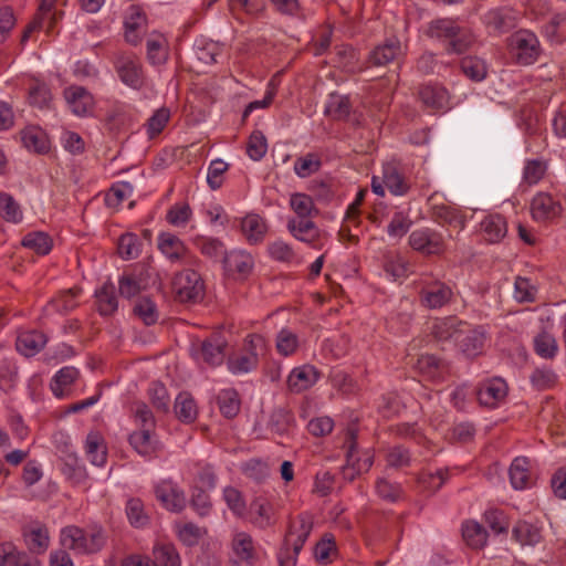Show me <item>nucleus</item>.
<instances>
[{
    "label": "nucleus",
    "mask_w": 566,
    "mask_h": 566,
    "mask_svg": "<svg viewBox=\"0 0 566 566\" xmlns=\"http://www.w3.org/2000/svg\"><path fill=\"white\" fill-rule=\"evenodd\" d=\"M217 402L220 412L229 419L238 415L241 406L239 394L232 388L222 389L217 396Z\"/></svg>",
    "instance_id": "46"
},
{
    "label": "nucleus",
    "mask_w": 566,
    "mask_h": 566,
    "mask_svg": "<svg viewBox=\"0 0 566 566\" xmlns=\"http://www.w3.org/2000/svg\"><path fill=\"white\" fill-rule=\"evenodd\" d=\"M534 349L538 356L548 359L556 355L558 346L551 334L542 333L534 338Z\"/></svg>",
    "instance_id": "60"
},
{
    "label": "nucleus",
    "mask_w": 566,
    "mask_h": 566,
    "mask_svg": "<svg viewBox=\"0 0 566 566\" xmlns=\"http://www.w3.org/2000/svg\"><path fill=\"white\" fill-rule=\"evenodd\" d=\"M300 346L298 337L287 328L281 329L276 335V349L283 356H291L296 353Z\"/></svg>",
    "instance_id": "56"
},
{
    "label": "nucleus",
    "mask_w": 566,
    "mask_h": 566,
    "mask_svg": "<svg viewBox=\"0 0 566 566\" xmlns=\"http://www.w3.org/2000/svg\"><path fill=\"white\" fill-rule=\"evenodd\" d=\"M343 448L346 463L342 468V475L344 480L352 482L356 476L369 471L374 463V453L370 449H358L357 430L354 427L347 429Z\"/></svg>",
    "instance_id": "2"
},
{
    "label": "nucleus",
    "mask_w": 566,
    "mask_h": 566,
    "mask_svg": "<svg viewBox=\"0 0 566 566\" xmlns=\"http://www.w3.org/2000/svg\"><path fill=\"white\" fill-rule=\"evenodd\" d=\"M418 94L423 105L432 111H447L450 108L449 93L446 87L439 84L423 85Z\"/></svg>",
    "instance_id": "23"
},
{
    "label": "nucleus",
    "mask_w": 566,
    "mask_h": 566,
    "mask_svg": "<svg viewBox=\"0 0 566 566\" xmlns=\"http://www.w3.org/2000/svg\"><path fill=\"white\" fill-rule=\"evenodd\" d=\"M530 462L527 458L517 457L513 460L510 470V481L515 490H524L530 484Z\"/></svg>",
    "instance_id": "42"
},
{
    "label": "nucleus",
    "mask_w": 566,
    "mask_h": 566,
    "mask_svg": "<svg viewBox=\"0 0 566 566\" xmlns=\"http://www.w3.org/2000/svg\"><path fill=\"white\" fill-rule=\"evenodd\" d=\"M563 207L558 199L548 192H537L531 201V214L537 222H548L562 214Z\"/></svg>",
    "instance_id": "10"
},
{
    "label": "nucleus",
    "mask_w": 566,
    "mask_h": 566,
    "mask_svg": "<svg viewBox=\"0 0 566 566\" xmlns=\"http://www.w3.org/2000/svg\"><path fill=\"white\" fill-rule=\"evenodd\" d=\"M250 522L260 530H266L276 523L274 505L263 497L250 504Z\"/></svg>",
    "instance_id": "22"
},
{
    "label": "nucleus",
    "mask_w": 566,
    "mask_h": 566,
    "mask_svg": "<svg viewBox=\"0 0 566 566\" xmlns=\"http://www.w3.org/2000/svg\"><path fill=\"white\" fill-rule=\"evenodd\" d=\"M134 313L146 324L154 325L159 318V312L149 297L139 298L134 306Z\"/></svg>",
    "instance_id": "55"
},
{
    "label": "nucleus",
    "mask_w": 566,
    "mask_h": 566,
    "mask_svg": "<svg viewBox=\"0 0 566 566\" xmlns=\"http://www.w3.org/2000/svg\"><path fill=\"white\" fill-rule=\"evenodd\" d=\"M286 227L296 240L307 244L314 243L319 237V230L311 218H292Z\"/></svg>",
    "instance_id": "25"
},
{
    "label": "nucleus",
    "mask_w": 566,
    "mask_h": 566,
    "mask_svg": "<svg viewBox=\"0 0 566 566\" xmlns=\"http://www.w3.org/2000/svg\"><path fill=\"white\" fill-rule=\"evenodd\" d=\"M148 394L156 410L167 412L169 410V396L167 388L158 381L150 384Z\"/></svg>",
    "instance_id": "64"
},
{
    "label": "nucleus",
    "mask_w": 566,
    "mask_h": 566,
    "mask_svg": "<svg viewBox=\"0 0 566 566\" xmlns=\"http://www.w3.org/2000/svg\"><path fill=\"white\" fill-rule=\"evenodd\" d=\"M22 245L36 254L45 255L52 249V239L41 231L30 232L22 239Z\"/></svg>",
    "instance_id": "49"
},
{
    "label": "nucleus",
    "mask_w": 566,
    "mask_h": 566,
    "mask_svg": "<svg viewBox=\"0 0 566 566\" xmlns=\"http://www.w3.org/2000/svg\"><path fill=\"white\" fill-rule=\"evenodd\" d=\"M432 219L439 224H449L454 228H464V217L460 211L451 206L444 203L431 205Z\"/></svg>",
    "instance_id": "35"
},
{
    "label": "nucleus",
    "mask_w": 566,
    "mask_h": 566,
    "mask_svg": "<svg viewBox=\"0 0 566 566\" xmlns=\"http://www.w3.org/2000/svg\"><path fill=\"white\" fill-rule=\"evenodd\" d=\"M290 207L295 212L296 218H312L317 213L313 199L308 195L301 192L291 196Z\"/></svg>",
    "instance_id": "51"
},
{
    "label": "nucleus",
    "mask_w": 566,
    "mask_h": 566,
    "mask_svg": "<svg viewBox=\"0 0 566 566\" xmlns=\"http://www.w3.org/2000/svg\"><path fill=\"white\" fill-rule=\"evenodd\" d=\"M223 268L233 280H245L254 268L252 255L243 250H232L223 259Z\"/></svg>",
    "instance_id": "12"
},
{
    "label": "nucleus",
    "mask_w": 566,
    "mask_h": 566,
    "mask_svg": "<svg viewBox=\"0 0 566 566\" xmlns=\"http://www.w3.org/2000/svg\"><path fill=\"white\" fill-rule=\"evenodd\" d=\"M78 289H70L61 292L51 302L54 310L59 313L66 314L77 306Z\"/></svg>",
    "instance_id": "58"
},
{
    "label": "nucleus",
    "mask_w": 566,
    "mask_h": 566,
    "mask_svg": "<svg viewBox=\"0 0 566 566\" xmlns=\"http://www.w3.org/2000/svg\"><path fill=\"white\" fill-rule=\"evenodd\" d=\"M231 547L235 563L251 565L256 558L253 539L245 532H239L233 535Z\"/></svg>",
    "instance_id": "24"
},
{
    "label": "nucleus",
    "mask_w": 566,
    "mask_h": 566,
    "mask_svg": "<svg viewBox=\"0 0 566 566\" xmlns=\"http://www.w3.org/2000/svg\"><path fill=\"white\" fill-rule=\"evenodd\" d=\"M384 271L388 279L397 281L408 276L410 264L401 254L390 253L385 258Z\"/></svg>",
    "instance_id": "40"
},
{
    "label": "nucleus",
    "mask_w": 566,
    "mask_h": 566,
    "mask_svg": "<svg viewBox=\"0 0 566 566\" xmlns=\"http://www.w3.org/2000/svg\"><path fill=\"white\" fill-rule=\"evenodd\" d=\"M460 67L463 74L472 81L481 82L486 76L485 63L476 56L463 57Z\"/></svg>",
    "instance_id": "54"
},
{
    "label": "nucleus",
    "mask_w": 566,
    "mask_h": 566,
    "mask_svg": "<svg viewBox=\"0 0 566 566\" xmlns=\"http://www.w3.org/2000/svg\"><path fill=\"white\" fill-rule=\"evenodd\" d=\"M452 295V289L442 281L424 277L419 282V300L426 308H441L451 301Z\"/></svg>",
    "instance_id": "6"
},
{
    "label": "nucleus",
    "mask_w": 566,
    "mask_h": 566,
    "mask_svg": "<svg viewBox=\"0 0 566 566\" xmlns=\"http://www.w3.org/2000/svg\"><path fill=\"white\" fill-rule=\"evenodd\" d=\"M382 182L394 196H405L410 189L406 177L394 164L382 166Z\"/></svg>",
    "instance_id": "29"
},
{
    "label": "nucleus",
    "mask_w": 566,
    "mask_h": 566,
    "mask_svg": "<svg viewBox=\"0 0 566 566\" xmlns=\"http://www.w3.org/2000/svg\"><path fill=\"white\" fill-rule=\"evenodd\" d=\"M427 34L441 41L449 54H462L470 49L473 43L472 32L460 25L455 20L442 18L431 21L428 25Z\"/></svg>",
    "instance_id": "1"
},
{
    "label": "nucleus",
    "mask_w": 566,
    "mask_h": 566,
    "mask_svg": "<svg viewBox=\"0 0 566 566\" xmlns=\"http://www.w3.org/2000/svg\"><path fill=\"white\" fill-rule=\"evenodd\" d=\"M23 146L32 151L43 154L50 148L46 134L39 127H28L21 132Z\"/></svg>",
    "instance_id": "39"
},
{
    "label": "nucleus",
    "mask_w": 566,
    "mask_h": 566,
    "mask_svg": "<svg viewBox=\"0 0 566 566\" xmlns=\"http://www.w3.org/2000/svg\"><path fill=\"white\" fill-rule=\"evenodd\" d=\"M118 254L124 260H132L140 253V241L134 233H125L118 240Z\"/></svg>",
    "instance_id": "57"
},
{
    "label": "nucleus",
    "mask_w": 566,
    "mask_h": 566,
    "mask_svg": "<svg viewBox=\"0 0 566 566\" xmlns=\"http://www.w3.org/2000/svg\"><path fill=\"white\" fill-rule=\"evenodd\" d=\"M97 310L101 315L107 316L116 312L118 303L115 294V286L112 283H105L101 290L96 291Z\"/></svg>",
    "instance_id": "45"
},
{
    "label": "nucleus",
    "mask_w": 566,
    "mask_h": 566,
    "mask_svg": "<svg viewBox=\"0 0 566 566\" xmlns=\"http://www.w3.org/2000/svg\"><path fill=\"white\" fill-rule=\"evenodd\" d=\"M156 499L171 512H180L186 506L184 492L171 481H161L155 486Z\"/></svg>",
    "instance_id": "16"
},
{
    "label": "nucleus",
    "mask_w": 566,
    "mask_h": 566,
    "mask_svg": "<svg viewBox=\"0 0 566 566\" xmlns=\"http://www.w3.org/2000/svg\"><path fill=\"white\" fill-rule=\"evenodd\" d=\"M126 515L130 525L136 528H143L149 523V516L140 499L133 497L127 501Z\"/></svg>",
    "instance_id": "50"
},
{
    "label": "nucleus",
    "mask_w": 566,
    "mask_h": 566,
    "mask_svg": "<svg viewBox=\"0 0 566 566\" xmlns=\"http://www.w3.org/2000/svg\"><path fill=\"white\" fill-rule=\"evenodd\" d=\"M462 537L472 548H482L486 544L488 533L485 528L474 521L462 524Z\"/></svg>",
    "instance_id": "47"
},
{
    "label": "nucleus",
    "mask_w": 566,
    "mask_h": 566,
    "mask_svg": "<svg viewBox=\"0 0 566 566\" xmlns=\"http://www.w3.org/2000/svg\"><path fill=\"white\" fill-rule=\"evenodd\" d=\"M80 373L75 367L66 366L61 368L53 377L51 390L56 398L64 397V388L72 385Z\"/></svg>",
    "instance_id": "48"
},
{
    "label": "nucleus",
    "mask_w": 566,
    "mask_h": 566,
    "mask_svg": "<svg viewBox=\"0 0 566 566\" xmlns=\"http://www.w3.org/2000/svg\"><path fill=\"white\" fill-rule=\"evenodd\" d=\"M268 151V143L265 139V136L256 130L253 132L249 138L248 145H247V154L248 156L254 160H261Z\"/></svg>",
    "instance_id": "63"
},
{
    "label": "nucleus",
    "mask_w": 566,
    "mask_h": 566,
    "mask_svg": "<svg viewBox=\"0 0 566 566\" xmlns=\"http://www.w3.org/2000/svg\"><path fill=\"white\" fill-rule=\"evenodd\" d=\"M461 326L462 329H459L455 346L468 357L478 356L483 349L484 333L467 322Z\"/></svg>",
    "instance_id": "14"
},
{
    "label": "nucleus",
    "mask_w": 566,
    "mask_h": 566,
    "mask_svg": "<svg viewBox=\"0 0 566 566\" xmlns=\"http://www.w3.org/2000/svg\"><path fill=\"white\" fill-rule=\"evenodd\" d=\"M352 112L349 97L337 93H331L325 104L324 113L335 120H345Z\"/></svg>",
    "instance_id": "34"
},
{
    "label": "nucleus",
    "mask_w": 566,
    "mask_h": 566,
    "mask_svg": "<svg viewBox=\"0 0 566 566\" xmlns=\"http://www.w3.org/2000/svg\"><path fill=\"white\" fill-rule=\"evenodd\" d=\"M241 229L251 244L262 242L268 230L264 220L258 214H249L243 218Z\"/></svg>",
    "instance_id": "37"
},
{
    "label": "nucleus",
    "mask_w": 566,
    "mask_h": 566,
    "mask_svg": "<svg viewBox=\"0 0 566 566\" xmlns=\"http://www.w3.org/2000/svg\"><path fill=\"white\" fill-rule=\"evenodd\" d=\"M507 395L506 382L499 377L488 379L480 384L476 397L481 406L496 408Z\"/></svg>",
    "instance_id": "13"
},
{
    "label": "nucleus",
    "mask_w": 566,
    "mask_h": 566,
    "mask_svg": "<svg viewBox=\"0 0 566 566\" xmlns=\"http://www.w3.org/2000/svg\"><path fill=\"white\" fill-rule=\"evenodd\" d=\"M415 367L427 379L436 380L441 376V361L434 355H421Z\"/></svg>",
    "instance_id": "53"
},
{
    "label": "nucleus",
    "mask_w": 566,
    "mask_h": 566,
    "mask_svg": "<svg viewBox=\"0 0 566 566\" xmlns=\"http://www.w3.org/2000/svg\"><path fill=\"white\" fill-rule=\"evenodd\" d=\"M226 346L227 340L222 335L213 334L201 343L197 358L211 366H219L223 363Z\"/></svg>",
    "instance_id": "21"
},
{
    "label": "nucleus",
    "mask_w": 566,
    "mask_h": 566,
    "mask_svg": "<svg viewBox=\"0 0 566 566\" xmlns=\"http://www.w3.org/2000/svg\"><path fill=\"white\" fill-rule=\"evenodd\" d=\"M30 104L39 108H48L50 106L52 95L45 83L36 82L29 91Z\"/></svg>",
    "instance_id": "62"
},
{
    "label": "nucleus",
    "mask_w": 566,
    "mask_h": 566,
    "mask_svg": "<svg viewBox=\"0 0 566 566\" xmlns=\"http://www.w3.org/2000/svg\"><path fill=\"white\" fill-rule=\"evenodd\" d=\"M147 61L154 65H163L168 60V42L160 33H153L146 42Z\"/></svg>",
    "instance_id": "30"
},
{
    "label": "nucleus",
    "mask_w": 566,
    "mask_h": 566,
    "mask_svg": "<svg viewBox=\"0 0 566 566\" xmlns=\"http://www.w3.org/2000/svg\"><path fill=\"white\" fill-rule=\"evenodd\" d=\"M129 443L143 457H151L158 449V441L154 437V430L148 429L134 431L129 436Z\"/></svg>",
    "instance_id": "32"
},
{
    "label": "nucleus",
    "mask_w": 566,
    "mask_h": 566,
    "mask_svg": "<svg viewBox=\"0 0 566 566\" xmlns=\"http://www.w3.org/2000/svg\"><path fill=\"white\" fill-rule=\"evenodd\" d=\"M513 537L521 545L534 546L542 539V530L533 523L520 521L513 527Z\"/></svg>",
    "instance_id": "41"
},
{
    "label": "nucleus",
    "mask_w": 566,
    "mask_h": 566,
    "mask_svg": "<svg viewBox=\"0 0 566 566\" xmlns=\"http://www.w3.org/2000/svg\"><path fill=\"white\" fill-rule=\"evenodd\" d=\"M410 247L423 254H439L444 250V240L442 234L429 229H418L409 235Z\"/></svg>",
    "instance_id": "11"
},
{
    "label": "nucleus",
    "mask_w": 566,
    "mask_h": 566,
    "mask_svg": "<svg viewBox=\"0 0 566 566\" xmlns=\"http://www.w3.org/2000/svg\"><path fill=\"white\" fill-rule=\"evenodd\" d=\"M265 346L264 338L261 335L252 334L245 339V352L229 357L228 369L234 374H247L255 369L259 361V355Z\"/></svg>",
    "instance_id": "5"
},
{
    "label": "nucleus",
    "mask_w": 566,
    "mask_h": 566,
    "mask_svg": "<svg viewBox=\"0 0 566 566\" xmlns=\"http://www.w3.org/2000/svg\"><path fill=\"white\" fill-rule=\"evenodd\" d=\"M0 216L10 223L18 224L23 220L20 203L8 192L0 191Z\"/></svg>",
    "instance_id": "43"
},
{
    "label": "nucleus",
    "mask_w": 566,
    "mask_h": 566,
    "mask_svg": "<svg viewBox=\"0 0 566 566\" xmlns=\"http://www.w3.org/2000/svg\"><path fill=\"white\" fill-rule=\"evenodd\" d=\"M313 530V517L308 513H302L290 522L287 534L285 535L284 545L286 551H293L292 564L296 562V557L302 551Z\"/></svg>",
    "instance_id": "8"
},
{
    "label": "nucleus",
    "mask_w": 566,
    "mask_h": 566,
    "mask_svg": "<svg viewBox=\"0 0 566 566\" xmlns=\"http://www.w3.org/2000/svg\"><path fill=\"white\" fill-rule=\"evenodd\" d=\"M375 490L379 497L388 502H397L402 496L400 484L390 482L384 478H379L376 481Z\"/></svg>",
    "instance_id": "61"
},
{
    "label": "nucleus",
    "mask_w": 566,
    "mask_h": 566,
    "mask_svg": "<svg viewBox=\"0 0 566 566\" xmlns=\"http://www.w3.org/2000/svg\"><path fill=\"white\" fill-rule=\"evenodd\" d=\"M203 281L200 274L187 269L174 280V291L180 302H197L203 297Z\"/></svg>",
    "instance_id": "9"
},
{
    "label": "nucleus",
    "mask_w": 566,
    "mask_h": 566,
    "mask_svg": "<svg viewBox=\"0 0 566 566\" xmlns=\"http://www.w3.org/2000/svg\"><path fill=\"white\" fill-rule=\"evenodd\" d=\"M193 244L202 255L214 261H223L228 254L223 242L217 238L198 235L193 239Z\"/></svg>",
    "instance_id": "38"
},
{
    "label": "nucleus",
    "mask_w": 566,
    "mask_h": 566,
    "mask_svg": "<svg viewBox=\"0 0 566 566\" xmlns=\"http://www.w3.org/2000/svg\"><path fill=\"white\" fill-rule=\"evenodd\" d=\"M484 22L491 31L497 33L507 32L516 25L514 12L506 8L490 10L484 15Z\"/></svg>",
    "instance_id": "26"
},
{
    "label": "nucleus",
    "mask_w": 566,
    "mask_h": 566,
    "mask_svg": "<svg viewBox=\"0 0 566 566\" xmlns=\"http://www.w3.org/2000/svg\"><path fill=\"white\" fill-rule=\"evenodd\" d=\"M112 63L122 84L134 91H140L146 86L147 76L143 63L136 54L116 52Z\"/></svg>",
    "instance_id": "4"
},
{
    "label": "nucleus",
    "mask_w": 566,
    "mask_h": 566,
    "mask_svg": "<svg viewBox=\"0 0 566 566\" xmlns=\"http://www.w3.org/2000/svg\"><path fill=\"white\" fill-rule=\"evenodd\" d=\"M484 239L490 243L500 242L507 233V224L501 214H490L481 222Z\"/></svg>",
    "instance_id": "31"
},
{
    "label": "nucleus",
    "mask_w": 566,
    "mask_h": 566,
    "mask_svg": "<svg viewBox=\"0 0 566 566\" xmlns=\"http://www.w3.org/2000/svg\"><path fill=\"white\" fill-rule=\"evenodd\" d=\"M318 378L319 374L312 365L295 367L287 377V388L291 392L300 394L314 386Z\"/></svg>",
    "instance_id": "18"
},
{
    "label": "nucleus",
    "mask_w": 566,
    "mask_h": 566,
    "mask_svg": "<svg viewBox=\"0 0 566 566\" xmlns=\"http://www.w3.org/2000/svg\"><path fill=\"white\" fill-rule=\"evenodd\" d=\"M510 48L516 62L522 65L534 63L539 55L537 36L527 30H520L510 38Z\"/></svg>",
    "instance_id": "7"
},
{
    "label": "nucleus",
    "mask_w": 566,
    "mask_h": 566,
    "mask_svg": "<svg viewBox=\"0 0 566 566\" xmlns=\"http://www.w3.org/2000/svg\"><path fill=\"white\" fill-rule=\"evenodd\" d=\"M85 454L88 461L96 467H104L107 460V449L103 436L91 431L85 439Z\"/></svg>",
    "instance_id": "27"
},
{
    "label": "nucleus",
    "mask_w": 566,
    "mask_h": 566,
    "mask_svg": "<svg viewBox=\"0 0 566 566\" xmlns=\"http://www.w3.org/2000/svg\"><path fill=\"white\" fill-rule=\"evenodd\" d=\"M46 336L39 331H27L19 334L17 338V349L27 357L38 354L46 344Z\"/></svg>",
    "instance_id": "28"
},
{
    "label": "nucleus",
    "mask_w": 566,
    "mask_h": 566,
    "mask_svg": "<svg viewBox=\"0 0 566 566\" xmlns=\"http://www.w3.org/2000/svg\"><path fill=\"white\" fill-rule=\"evenodd\" d=\"M24 538L28 548L34 554H43L49 547V531L42 524H35L25 530Z\"/></svg>",
    "instance_id": "33"
},
{
    "label": "nucleus",
    "mask_w": 566,
    "mask_h": 566,
    "mask_svg": "<svg viewBox=\"0 0 566 566\" xmlns=\"http://www.w3.org/2000/svg\"><path fill=\"white\" fill-rule=\"evenodd\" d=\"M55 1L56 0H41L36 15L23 32L22 42H25L35 30L45 29L49 32L53 29L57 20L56 13L52 12Z\"/></svg>",
    "instance_id": "20"
},
{
    "label": "nucleus",
    "mask_w": 566,
    "mask_h": 566,
    "mask_svg": "<svg viewBox=\"0 0 566 566\" xmlns=\"http://www.w3.org/2000/svg\"><path fill=\"white\" fill-rule=\"evenodd\" d=\"M60 542L64 548L76 554H94L104 547L106 537L101 530L85 532L70 525L61 530Z\"/></svg>",
    "instance_id": "3"
},
{
    "label": "nucleus",
    "mask_w": 566,
    "mask_h": 566,
    "mask_svg": "<svg viewBox=\"0 0 566 566\" xmlns=\"http://www.w3.org/2000/svg\"><path fill=\"white\" fill-rule=\"evenodd\" d=\"M464 323L453 316L447 317L434 324L432 333L438 340H452L455 343L459 329H462L461 325H464Z\"/></svg>",
    "instance_id": "44"
},
{
    "label": "nucleus",
    "mask_w": 566,
    "mask_h": 566,
    "mask_svg": "<svg viewBox=\"0 0 566 566\" xmlns=\"http://www.w3.org/2000/svg\"><path fill=\"white\" fill-rule=\"evenodd\" d=\"M449 475L448 470H437L436 472L426 471L419 475V483L429 492H437L442 488Z\"/></svg>",
    "instance_id": "59"
},
{
    "label": "nucleus",
    "mask_w": 566,
    "mask_h": 566,
    "mask_svg": "<svg viewBox=\"0 0 566 566\" xmlns=\"http://www.w3.org/2000/svg\"><path fill=\"white\" fill-rule=\"evenodd\" d=\"M64 97L71 112L76 116H87L93 111V95L82 86L74 85L65 88Z\"/></svg>",
    "instance_id": "17"
},
{
    "label": "nucleus",
    "mask_w": 566,
    "mask_h": 566,
    "mask_svg": "<svg viewBox=\"0 0 566 566\" xmlns=\"http://www.w3.org/2000/svg\"><path fill=\"white\" fill-rule=\"evenodd\" d=\"M154 562L157 566H180L177 549L171 544H158L153 549Z\"/></svg>",
    "instance_id": "52"
},
{
    "label": "nucleus",
    "mask_w": 566,
    "mask_h": 566,
    "mask_svg": "<svg viewBox=\"0 0 566 566\" xmlns=\"http://www.w3.org/2000/svg\"><path fill=\"white\" fill-rule=\"evenodd\" d=\"M403 55L401 43L396 36L386 39L369 53V63L374 66H386Z\"/></svg>",
    "instance_id": "19"
},
{
    "label": "nucleus",
    "mask_w": 566,
    "mask_h": 566,
    "mask_svg": "<svg viewBox=\"0 0 566 566\" xmlns=\"http://www.w3.org/2000/svg\"><path fill=\"white\" fill-rule=\"evenodd\" d=\"M160 252L171 262L189 263L191 254L182 240L170 232H163L157 238Z\"/></svg>",
    "instance_id": "15"
},
{
    "label": "nucleus",
    "mask_w": 566,
    "mask_h": 566,
    "mask_svg": "<svg viewBox=\"0 0 566 566\" xmlns=\"http://www.w3.org/2000/svg\"><path fill=\"white\" fill-rule=\"evenodd\" d=\"M174 410L182 423H192L198 417L197 403L191 394L187 391H182L176 397Z\"/></svg>",
    "instance_id": "36"
}]
</instances>
